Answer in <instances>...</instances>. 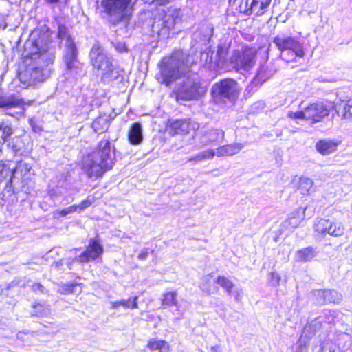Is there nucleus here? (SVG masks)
I'll list each match as a JSON object with an SVG mask.
<instances>
[{"label":"nucleus","instance_id":"1","mask_svg":"<svg viewBox=\"0 0 352 352\" xmlns=\"http://www.w3.org/2000/svg\"><path fill=\"white\" fill-rule=\"evenodd\" d=\"M50 44L49 36L38 30L33 31L25 41L23 52L25 65L21 67L18 73L19 80L25 86H34L49 76V67L55 59V50Z\"/></svg>","mask_w":352,"mask_h":352},{"label":"nucleus","instance_id":"2","mask_svg":"<svg viewBox=\"0 0 352 352\" xmlns=\"http://www.w3.org/2000/svg\"><path fill=\"white\" fill-rule=\"evenodd\" d=\"M190 57L182 50L175 51L169 57H165L160 64V72L157 75V80L169 86L178 78L184 79L178 83L175 93L178 101L198 100L206 93L196 74H189V67L193 64Z\"/></svg>","mask_w":352,"mask_h":352},{"label":"nucleus","instance_id":"3","mask_svg":"<svg viewBox=\"0 0 352 352\" xmlns=\"http://www.w3.org/2000/svg\"><path fill=\"white\" fill-rule=\"evenodd\" d=\"M114 159L115 153L111 150L110 141L102 140L95 151L84 156L82 169L89 178L101 177L112 168Z\"/></svg>","mask_w":352,"mask_h":352},{"label":"nucleus","instance_id":"4","mask_svg":"<svg viewBox=\"0 0 352 352\" xmlns=\"http://www.w3.org/2000/svg\"><path fill=\"white\" fill-rule=\"evenodd\" d=\"M58 37L63 43V61L65 65V74L67 78L78 79L85 75L82 64L78 60V50L76 43L68 32L67 28L58 25Z\"/></svg>","mask_w":352,"mask_h":352},{"label":"nucleus","instance_id":"5","mask_svg":"<svg viewBox=\"0 0 352 352\" xmlns=\"http://www.w3.org/2000/svg\"><path fill=\"white\" fill-rule=\"evenodd\" d=\"M182 13L179 9L169 8L159 10L151 19L150 36L157 39L168 38L170 30L182 21Z\"/></svg>","mask_w":352,"mask_h":352},{"label":"nucleus","instance_id":"6","mask_svg":"<svg viewBox=\"0 0 352 352\" xmlns=\"http://www.w3.org/2000/svg\"><path fill=\"white\" fill-rule=\"evenodd\" d=\"M89 63L104 79H116L118 72L113 64V55L98 41L91 47L89 54Z\"/></svg>","mask_w":352,"mask_h":352},{"label":"nucleus","instance_id":"7","mask_svg":"<svg viewBox=\"0 0 352 352\" xmlns=\"http://www.w3.org/2000/svg\"><path fill=\"white\" fill-rule=\"evenodd\" d=\"M133 0H102L101 6L108 21L116 26L123 23L127 26L134 12Z\"/></svg>","mask_w":352,"mask_h":352},{"label":"nucleus","instance_id":"8","mask_svg":"<svg viewBox=\"0 0 352 352\" xmlns=\"http://www.w3.org/2000/svg\"><path fill=\"white\" fill-rule=\"evenodd\" d=\"M273 43L280 52V58L287 62L296 57L303 58L305 54L303 44L295 37L278 34L273 38Z\"/></svg>","mask_w":352,"mask_h":352},{"label":"nucleus","instance_id":"9","mask_svg":"<svg viewBox=\"0 0 352 352\" xmlns=\"http://www.w3.org/2000/svg\"><path fill=\"white\" fill-rule=\"evenodd\" d=\"M241 90L235 80L224 78L212 85L211 94L216 103H233L238 99Z\"/></svg>","mask_w":352,"mask_h":352},{"label":"nucleus","instance_id":"10","mask_svg":"<svg viewBox=\"0 0 352 352\" xmlns=\"http://www.w3.org/2000/svg\"><path fill=\"white\" fill-rule=\"evenodd\" d=\"M256 50L253 47H242L234 50L228 58V65L232 69L239 71H248L256 63Z\"/></svg>","mask_w":352,"mask_h":352},{"label":"nucleus","instance_id":"11","mask_svg":"<svg viewBox=\"0 0 352 352\" xmlns=\"http://www.w3.org/2000/svg\"><path fill=\"white\" fill-rule=\"evenodd\" d=\"M302 110L296 112H289L288 116L291 118L305 119L311 124L321 122L329 114V110L322 102L312 103L303 107L300 105Z\"/></svg>","mask_w":352,"mask_h":352},{"label":"nucleus","instance_id":"12","mask_svg":"<svg viewBox=\"0 0 352 352\" xmlns=\"http://www.w3.org/2000/svg\"><path fill=\"white\" fill-rule=\"evenodd\" d=\"M272 0H241L239 6L241 13L246 16L254 14L261 16L269 8Z\"/></svg>","mask_w":352,"mask_h":352},{"label":"nucleus","instance_id":"13","mask_svg":"<svg viewBox=\"0 0 352 352\" xmlns=\"http://www.w3.org/2000/svg\"><path fill=\"white\" fill-rule=\"evenodd\" d=\"M215 283L221 286L230 297H233L236 302L242 299L243 289L241 286L234 285L230 280L224 276H218Z\"/></svg>","mask_w":352,"mask_h":352},{"label":"nucleus","instance_id":"14","mask_svg":"<svg viewBox=\"0 0 352 352\" xmlns=\"http://www.w3.org/2000/svg\"><path fill=\"white\" fill-rule=\"evenodd\" d=\"M102 252L103 248L102 245L96 239H91L87 249L78 256V261L87 263L91 260L96 259Z\"/></svg>","mask_w":352,"mask_h":352},{"label":"nucleus","instance_id":"15","mask_svg":"<svg viewBox=\"0 0 352 352\" xmlns=\"http://www.w3.org/2000/svg\"><path fill=\"white\" fill-rule=\"evenodd\" d=\"M213 25L209 23L199 25L197 30L192 35V42L206 45L209 43L213 35Z\"/></svg>","mask_w":352,"mask_h":352},{"label":"nucleus","instance_id":"16","mask_svg":"<svg viewBox=\"0 0 352 352\" xmlns=\"http://www.w3.org/2000/svg\"><path fill=\"white\" fill-rule=\"evenodd\" d=\"M219 56L214 55V52L210 49L201 54V60L204 62V67L210 71H216L219 69H224L226 63L223 60H218Z\"/></svg>","mask_w":352,"mask_h":352},{"label":"nucleus","instance_id":"17","mask_svg":"<svg viewBox=\"0 0 352 352\" xmlns=\"http://www.w3.org/2000/svg\"><path fill=\"white\" fill-rule=\"evenodd\" d=\"M339 142L336 140L323 139L316 144V151L322 155H328L337 150Z\"/></svg>","mask_w":352,"mask_h":352},{"label":"nucleus","instance_id":"18","mask_svg":"<svg viewBox=\"0 0 352 352\" xmlns=\"http://www.w3.org/2000/svg\"><path fill=\"white\" fill-rule=\"evenodd\" d=\"M9 171H0V199L5 200L7 197H10L13 190L12 176L7 179Z\"/></svg>","mask_w":352,"mask_h":352},{"label":"nucleus","instance_id":"19","mask_svg":"<svg viewBox=\"0 0 352 352\" xmlns=\"http://www.w3.org/2000/svg\"><path fill=\"white\" fill-rule=\"evenodd\" d=\"M128 140L131 145L137 146L143 141V131L140 122L133 123L128 131Z\"/></svg>","mask_w":352,"mask_h":352},{"label":"nucleus","instance_id":"20","mask_svg":"<svg viewBox=\"0 0 352 352\" xmlns=\"http://www.w3.org/2000/svg\"><path fill=\"white\" fill-rule=\"evenodd\" d=\"M224 131L221 129H212L205 132L201 138L202 146H206L210 143L219 142L223 140Z\"/></svg>","mask_w":352,"mask_h":352},{"label":"nucleus","instance_id":"21","mask_svg":"<svg viewBox=\"0 0 352 352\" xmlns=\"http://www.w3.org/2000/svg\"><path fill=\"white\" fill-rule=\"evenodd\" d=\"M190 123L188 120H176L170 124V133L172 135H184L189 132Z\"/></svg>","mask_w":352,"mask_h":352},{"label":"nucleus","instance_id":"22","mask_svg":"<svg viewBox=\"0 0 352 352\" xmlns=\"http://www.w3.org/2000/svg\"><path fill=\"white\" fill-rule=\"evenodd\" d=\"M318 252L317 248L308 246L296 252V259L298 262H309L316 257Z\"/></svg>","mask_w":352,"mask_h":352},{"label":"nucleus","instance_id":"23","mask_svg":"<svg viewBox=\"0 0 352 352\" xmlns=\"http://www.w3.org/2000/svg\"><path fill=\"white\" fill-rule=\"evenodd\" d=\"M243 148V144L240 143H234L222 146L217 148L216 155L219 157L232 156L239 153Z\"/></svg>","mask_w":352,"mask_h":352},{"label":"nucleus","instance_id":"24","mask_svg":"<svg viewBox=\"0 0 352 352\" xmlns=\"http://www.w3.org/2000/svg\"><path fill=\"white\" fill-rule=\"evenodd\" d=\"M151 351L158 350L159 352H169L170 346L167 342L155 338L150 339L146 345Z\"/></svg>","mask_w":352,"mask_h":352},{"label":"nucleus","instance_id":"25","mask_svg":"<svg viewBox=\"0 0 352 352\" xmlns=\"http://www.w3.org/2000/svg\"><path fill=\"white\" fill-rule=\"evenodd\" d=\"M319 319L320 318H317L312 321L310 324H307L304 327L300 336L306 339L307 341H309L310 338H311L316 333L318 324L321 322Z\"/></svg>","mask_w":352,"mask_h":352},{"label":"nucleus","instance_id":"26","mask_svg":"<svg viewBox=\"0 0 352 352\" xmlns=\"http://www.w3.org/2000/svg\"><path fill=\"white\" fill-rule=\"evenodd\" d=\"M109 123L107 118L104 116H99L94 120L92 123V128L96 133H102L107 130Z\"/></svg>","mask_w":352,"mask_h":352},{"label":"nucleus","instance_id":"27","mask_svg":"<svg viewBox=\"0 0 352 352\" xmlns=\"http://www.w3.org/2000/svg\"><path fill=\"white\" fill-rule=\"evenodd\" d=\"M331 227V221L329 219H320L314 224V230L318 234L325 235L329 232Z\"/></svg>","mask_w":352,"mask_h":352},{"label":"nucleus","instance_id":"28","mask_svg":"<svg viewBox=\"0 0 352 352\" xmlns=\"http://www.w3.org/2000/svg\"><path fill=\"white\" fill-rule=\"evenodd\" d=\"M176 297L177 294L174 292H170L164 294L162 298V305L167 306L175 305L178 307ZM177 311H178V315L180 318L183 315V312L179 309V307H177Z\"/></svg>","mask_w":352,"mask_h":352},{"label":"nucleus","instance_id":"29","mask_svg":"<svg viewBox=\"0 0 352 352\" xmlns=\"http://www.w3.org/2000/svg\"><path fill=\"white\" fill-rule=\"evenodd\" d=\"M13 129L11 123L8 120H3L0 122V137L4 142L8 140L13 134Z\"/></svg>","mask_w":352,"mask_h":352},{"label":"nucleus","instance_id":"30","mask_svg":"<svg viewBox=\"0 0 352 352\" xmlns=\"http://www.w3.org/2000/svg\"><path fill=\"white\" fill-rule=\"evenodd\" d=\"M50 314V307L49 305H41L36 303L33 305L32 310L31 311L32 316H36L38 317H43Z\"/></svg>","mask_w":352,"mask_h":352},{"label":"nucleus","instance_id":"31","mask_svg":"<svg viewBox=\"0 0 352 352\" xmlns=\"http://www.w3.org/2000/svg\"><path fill=\"white\" fill-rule=\"evenodd\" d=\"M313 181L307 177H300L299 180L298 189L302 195H307L312 188Z\"/></svg>","mask_w":352,"mask_h":352},{"label":"nucleus","instance_id":"32","mask_svg":"<svg viewBox=\"0 0 352 352\" xmlns=\"http://www.w3.org/2000/svg\"><path fill=\"white\" fill-rule=\"evenodd\" d=\"M229 47V44L226 43V42L221 43L218 44L217 52L215 54L217 56H219L218 60H223L227 65L228 59H226V56L228 55Z\"/></svg>","mask_w":352,"mask_h":352},{"label":"nucleus","instance_id":"33","mask_svg":"<svg viewBox=\"0 0 352 352\" xmlns=\"http://www.w3.org/2000/svg\"><path fill=\"white\" fill-rule=\"evenodd\" d=\"M342 300V295L334 289L327 290L326 303H339Z\"/></svg>","mask_w":352,"mask_h":352},{"label":"nucleus","instance_id":"34","mask_svg":"<svg viewBox=\"0 0 352 352\" xmlns=\"http://www.w3.org/2000/svg\"><path fill=\"white\" fill-rule=\"evenodd\" d=\"M344 233V226L340 223H336L331 221V227L329 228V232H328L327 234L333 237H339L342 236Z\"/></svg>","mask_w":352,"mask_h":352},{"label":"nucleus","instance_id":"35","mask_svg":"<svg viewBox=\"0 0 352 352\" xmlns=\"http://www.w3.org/2000/svg\"><path fill=\"white\" fill-rule=\"evenodd\" d=\"M336 346L333 342L325 340L320 344L316 352H336Z\"/></svg>","mask_w":352,"mask_h":352},{"label":"nucleus","instance_id":"36","mask_svg":"<svg viewBox=\"0 0 352 352\" xmlns=\"http://www.w3.org/2000/svg\"><path fill=\"white\" fill-rule=\"evenodd\" d=\"M138 296H135L127 300H122L121 305L125 309H137L138 307Z\"/></svg>","mask_w":352,"mask_h":352},{"label":"nucleus","instance_id":"37","mask_svg":"<svg viewBox=\"0 0 352 352\" xmlns=\"http://www.w3.org/2000/svg\"><path fill=\"white\" fill-rule=\"evenodd\" d=\"M313 294L316 298L315 300L317 304L323 305L326 303L327 290H315Z\"/></svg>","mask_w":352,"mask_h":352},{"label":"nucleus","instance_id":"38","mask_svg":"<svg viewBox=\"0 0 352 352\" xmlns=\"http://www.w3.org/2000/svg\"><path fill=\"white\" fill-rule=\"evenodd\" d=\"M77 286V284L67 283L60 285L58 292L60 294H72L74 292V288Z\"/></svg>","mask_w":352,"mask_h":352},{"label":"nucleus","instance_id":"39","mask_svg":"<svg viewBox=\"0 0 352 352\" xmlns=\"http://www.w3.org/2000/svg\"><path fill=\"white\" fill-rule=\"evenodd\" d=\"M309 341L302 337H300L296 343V352H307Z\"/></svg>","mask_w":352,"mask_h":352},{"label":"nucleus","instance_id":"40","mask_svg":"<svg viewBox=\"0 0 352 352\" xmlns=\"http://www.w3.org/2000/svg\"><path fill=\"white\" fill-rule=\"evenodd\" d=\"M342 113L345 119L352 117V100H348L344 103Z\"/></svg>","mask_w":352,"mask_h":352},{"label":"nucleus","instance_id":"41","mask_svg":"<svg viewBox=\"0 0 352 352\" xmlns=\"http://www.w3.org/2000/svg\"><path fill=\"white\" fill-rule=\"evenodd\" d=\"M269 283L273 287L279 285L280 276L277 272H271L270 274Z\"/></svg>","mask_w":352,"mask_h":352},{"label":"nucleus","instance_id":"42","mask_svg":"<svg viewBox=\"0 0 352 352\" xmlns=\"http://www.w3.org/2000/svg\"><path fill=\"white\" fill-rule=\"evenodd\" d=\"M94 201V197L89 196L86 199L83 200L80 204H78L80 212L89 208Z\"/></svg>","mask_w":352,"mask_h":352},{"label":"nucleus","instance_id":"43","mask_svg":"<svg viewBox=\"0 0 352 352\" xmlns=\"http://www.w3.org/2000/svg\"><path fill=\"white\" fill-rule=\"evenodd\" d=\"M272 74H268L267 72V68L265 66L260 67L258 73L257 78L260 80L265 81L266 79L269 78Z\"/></svg>","mask_w":352,"mask_h":352},{"label":"nucleus","instance_id":"44","mask_svg":"<svg viewBox=\"0 0 352 352\" xmlns=\"http://www.w3.org/2000/svg\"><path fill=\"white\" fill-rule=\"evenodd\" d=\"M203 160L212 159L216 155V152L212 149H209L200 153Z\"/></svg>","mask_w":352,"mask_h":352},{"label":"nucleus","instance_id":"45","mask_svg":"<svg viewBox=\"0 0 352 352\" xmlns=\"http://www.w3.org/2000/svg\"><path fill=\"white\" fill-rule=\"evenodd\" d=\"M32 289L34 292H39L42 294L46 293V289L43 285H42L41 283H35L32 285Z\"/></svg>","mask_w":352,"mask_h":352},{"label":"nucleus","instance_id":"46","mask_svg":"<svg viewBox=\"0 0 352 352\" xmlns=\"http://www.w3.org/2000/svg\"><path fill=\"white\" fill-rule=\"evenodd\" d=\"M114 47L116 51H118L120 53H123L128 51L127 47L126 46L125 43L122 42H116L114 44Z\"/></svg>","mask_w":352,"mask_h":352},{"label":"nucleus","instance_id":"47","mask_svg":"<svg viewBox=\"0 0 352 352\" xmlns=\"http://www.w3.org/2000/svg\"><path fill=\"white\" fill-rule=\"evenodd\" d=\"M69 214L67 208H64L62 210H57L54 212V217L58 219L60 217H63Z\"/></svg>","mask_w":352,"mask_h":352},{"label":"nucleus","instance_id":"48","mask_svg":"<svg viewBox=\"0 0 352 352\" xmlns=\"http://www.w3.org/2000/svg\"><path fill=\"white\" fill-rule=\"evenodd\" d=\"M148 255V248H144L140 251V252L138 255V258L140 260H145L147 258Z\"/></svg>","mask_w":352,"mask_h":352},{"label":"nucleus","instance_id":"49","mask_svg":"<svg viewBox=\"0 0 352 352\" xmlns=\"http://www.w3.org/2000/svg\"><path fill=\"white\" fill-rule=\"evenodd\" d=\"M201 161H204V160H203L202 157L200 153H199L193 157H189L187 160V162H193L195 163L200 162Z\"/></svg>","mask_w":352,"mask_h":352},{"label":"nucleus","instance_id":"50","mask_svg":"<svg viewBox=\"0 0 352 352\" xmlns=\"http://www.w3.org/2000/svg\"><path fill=\"white\" fill-rule=\"evenodd\" d=\"M63 262L62 260H60L58 261L54 262L52 265V267L57 270H62L64 271L65 270L63 268Z\"/></svg>","mask_w":352,"mask_h":352},{"label":"nucleus","instance_id":"51","mask_svg":"<svg viewBox=\"0 0 352 352\" xmlns=\"http://www.w3.org/2000/svg\"><path fill=\"white\" fill-rule=\"evenodd\" d=\"M69 214L74 213L76 212H80L78 205H72L67 208Z\"/></svg>","mask_w":352,"mask_h":352},{"label":"nucleus","instance_id":"52","mask_svg":"<svg viewBox=\"0 0 352 352\" xmlns=\"http://www.w3.org/2000/svg\"><path fill=\"white\" fill-rule=\"evenodd\" d=\"M49 196L54 201H55L60 195L55 190H52L49 192Z\"/></svg>","mask_w":352,"mask_h":352},{"label":"nucleus","instance_id":"53","mask_svg":"<svg viewBox=\"0 0 352 352\" xmlns=\"http://www.w3.org/2000/svg\"><path fill=\"white\" fill-rule=\"evenodd\" d=\"M30 124L34 132L38 133V132L41 131V128L38 126H36L32 120H30Z\"/></svg>","mask_w":352,"mask_h":352},{"label":"nucleus","instance_id":"54","mask_svg":"<svg viewBox=\"0 0 352 352\" xmlns=\"http://www.w3.org/2000/svg\"><path fill=\"white\" fill-rule=\"evenodd\" d=\"M120 306H122L121 305V300H119V301H115V302H111V307L113 309H117Z\"/></svg>","mask_w":352,"mask_h":352},{"label":"nucleus","instance_id":"55","mask_svg":"<svg viewBox=\"0 0 352 352\" xmlns=\"http://www.w3.org/2000/svg\"><path fill=\"white\" fill-rule=\"evenodd\" d=\"M156 2L157 4L162 6L169 3L170 0H153Z\"/></svg>","mask_w":352,"mask_h":352},{"label":"nucleus","instance_id":"56","mask_svg":"<svg viewBox=\"0 0 352 352\" xmlns=\"http://www.w3.org/2000/svg\"><path fill=\"white\" fill-rule=\"evenodd\" d=\"M45 2L50 5H54L59 2L60 0H44Z\"/></svg>","mask_w":352,"mask_h":352},{"label":"nucleus","instance_id":"57","mask_svg":"<svg viewBox=\"0 0 352 352\" xmlns=\"http://www.w3.org/2000/svg\"><path fill=\"white\" fill-rule=\"evenodd\" d=\"M296 221V220L295 219V218H291L289 219V223L290 224H294V226H296L297 225V223Z\"/></svg>","mask_w":352,"mask_h":352},{"label":"nucleus","instance_id":"58","mask_svg":"<svg viewBox=\"0 0 352 352\" xmlns=\"http://www.w3.org/2000/svg\"><path fill=\"white\" fill-rule=\"evenodd\" d=\"M89 104H90V105H91V107H94V105H96V106L99 105L98 103L94 104V100H91V101L89 102Z\"/></svg>","mask_w":352,"mask_h":352},{"label":"nucleus","instance_id":"59","mask_svg":"<svg viewBox=\"0 0 352 352\" xmlns=\"http://www.w3.org/2000/svg\"><path fill=\"white\" fill-rule=\"evenodd\" d=\"M201 288L202 289L203 291L209 293V289H205L204 287V286H201Z\"/></svg>","mask_w":352,"mask_h":352},{"label":"nucleus","instance_id":"60","mask_svg":"<svg viewBox=\"0 0 352 352\" xmlns=\"http://www.w3.org/2000/svg\"><path fill=\"white\" fill-rule=\"evenodd\" d=\"M67 265H68L69 268L70 269L71 267H69V265H71V263H67Z\"/></svg>","mask_w":352,"mask_h":352},{"label":"nucleus","instance_id":"61","mask_svg":"<svg viewBox=\"0 0 352 352\" xmlns=\"http://www.w3.org/2000/svg\"><path fill=\"white\" fill-rule=\"evenodd\" d=\"M232 0H229L230 3H232Z\"/></svg>","mask_w":352,"mask_h":352}]
</instances>
